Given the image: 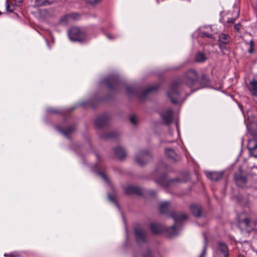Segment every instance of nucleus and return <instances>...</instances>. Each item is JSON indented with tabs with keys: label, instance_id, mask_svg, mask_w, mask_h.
<instances>
[{
	"label": "nucleus",
	"instance_id": "1",
	"mask_svg": "<svg viewBox=\"0 0 257 257\" xmlns=\"http://www.w3.org/2000/svg\"><path fill=\"white\" fill-rule=\"evenodd\" d=\"M181 83L188 87L192 91L208 87L211 85V80L205 74L200 76L194 69L188 70L182 77Z\"/></svg>",
	"mask_w": 257,
	"mask_h": 257
},
{
	"label": "nucleus",
	"instance_id": "2",
	"mask_svg": "<svg viewBox=\"0 0 257 257\" xmlns=\"http://www.w3.org/2000/svg\"><path fill=\"white\" fill-rule=\"evenodd\" d=\"M172 217L175 221V225L165 229L160 224L152 223L150 225V229L152 232L155 234H158L165 231L166 235L169 237L177 235V231L176 226L180 222L186 220L188 218V215L182 212H175L172 214Z\"/></svg>",
	"mask_w": 257,
	"mask_h": 257
},
{
	"label": "nucleus",
	"instance_id": "3",
	"mask_svg": "<svg viewBox=\"0 0 257 257\" xmlns=\"http://www.w3.org/2000/svg\"><path fill=\"white\" fill-rule=\"evenodd\" d=\"M68 35L72 41L82 42L86 40L85 32L77 27L72 28L68 32Z\"/></svg>",
	"mask_w": 257,
	"mask_h": 257
},
{
	"label": "nucleus",
	"instance_id": "4",
	"mask_svg": "<svg viewBox=\"0 0 257 257\" xmlns=\"http://www.w3.org/2000/svg\"><path fill=\"white\" fill-rule=\"evenodd\" d=\"M181 86V83L174 82L171 86L167 92L168 97L170 98L173 103L177 104L179 97V90Z\"/></svg>",
	"mask_w": 257,
	"mask_h": 257
},
{
	"label": "nucleus",
	"instance_id": "5",
	"mask_svg": "<svg viewBox=\"0 0 257 257\" xmlns=\"http://www.w3.org/2000/svg\"><path fill=\"white\" fill-rule=\"evenodd\" d=\"M243 214H240L238 216V223L240 225H244L248 229L251 230H257V221L253 220L251 216L249 217H242Z\"/></svg>",
	"mask_w": 257,
	"mask_h": 257
},
{
	"label": "nucleus",
	"instance_id": "6",
	"mask_svg": "<svg viewBox=\"0 0 257 257\" xmlns=\"http://www.w3.org/2000/svg\"><path fill=\"white\" fill-rule=\"evenodd\" d=\"M152 159L151 154L147 151H140L136 156V161L140 166H143Z\"/></svg>",
	"mask_w": 257,
	"mask_h": 257
},
{
	"label": "nucleus",
	"instance_id": "7",
	"mask_svg": "<svg viewBox=\"0 0 257 257\" xmlns=\"http://www.w3.org/2000/svg\"><path fill=\"white\" fill-rule=\"evenodd\" d=\"M230 41V37L227 34L221 33L219 35L218 47L220 49L223 51L226 49V45L228 44Z\"/></svg>",
	"mask_w": 257,
	"mask_h": 257
},
{
	"label": "nucleus",
	"instance_id": "8",
	"mask_svg": "<svg viewBox=\"0 0 257 257\" xmlns=\"http://www.w3.org/2000/svg\"><path fill=\"white\" fill-rule=\"evenodd\" d=\"M135 233L137 241L139 243L146 242L147 234L145 230L142 228H136Z\"/></svg>",
	"mask_w": 257,
	"mask_h": 257
},
{
	"label": "nucleus",
	"instance_id": "9",
	"mask_svg": "<svg viewBox=\"0 0 257 257\" xmlns=\"http://www.w3.org/2000/svg\"><path fill=\"white\" fill-rule=\"evenodd\" d=\"M102 83L106 85L109 89H115L118 85V80L114 77H109L104 78Z\"/></svg>",
	"mask_w": 257,
	"mask_h": 257
},
{
	"label": "nucleus",
	"instance_id": "10",
	"mask_svg": "<svg viewBox=\"0 0 257 257\" xmlns=\"http://www.w3.org/2000/svg\"><path fill=\"white\" fill-rule=\"evenodd\" d=\"M109 118L106 114H104L98 116L95 121V124L96 127L101 128L107 124Z\"/></svg>",
	"mask_w": 257,
	"mask_h": 257
},
{
	"label": "nucleus",
	"instance_id": "11",
	"mask_svg": "<svg viewBox=\"0 0 257 257\" xmlns=\"http://www.w3.org/2000/svg\"><path fill=\"white\" fill-rule=\"evenodd\" d=\"M247 148L249 154L255 158H257V142L255 140H249Z\"/></svg>",
	"mask_w": 257,
	"mask_h": 257
},
{
	"label": "nucleus",
	"instance_id": "12",
	"mask_svg": "<svg viewBox=\"0 0 257 257\" xmlns=\"http://www.w3.org/2000/svg\"><path fill=\"white\" fill-rule=\"evenodd\" d=\"M173 111L172 109L169 108L161 114L163 119L167 124H169L172 121Z\"/></svg>",
	"mask_w": 257,
	"mask_h": 257
},
{
	"label": "nucleus",
	"instance_id": "13",
	"mask_svg": "<svg viewBox=\"0 0 257 257\" xmlns=\"http://www.w3.org/2000/svg\"><path fill=\"white\" fill-rule=\"evenodd\" d=\"M124 191L127 194H135L140 195L143 194V190L141 188L132 185L127 186L125 188Z\"/></svg>",
	"mask_w": 257,
	"mask_h": 257
},
{
	"label": "nucleus",
	"instance_id": "14",
	"mask_svg": "<svg viewBox=\"0 0 257 257\" xmlns=\"http://www.w3.org/2000/svg\"><path fill=\"white\" fill-rule=\"evenodd\" d=\"M165 154L167 158L173 161H177L179 159V156L174 149L166 148L165 150Z\"/></svg>",
	"mask_w": 257,
	"mask_h": 257
},
{
	"label": "nucleus",
	"instance_id": "15",
	"mask_svg": "<svg viewBox=\"0 0 257 257\" xmlns=\"http://www.w3.org/2000/svg\"><path fill=\"white\" fill-rule=\"evenodd\" d=\"M56 130L60 132L62 134H63L66 137H69V136L75 131V128L73 125H71L68 126L67 128L65 130L61 128L59 126H57L56 127Z\"/></svg>",
	"mask_w": 257,
	"mask_h": 257
},
{
	"label": "nucleus",
	"instance_id": "16",
	"mask_svg": "<svg viewBox=\"0 0 257 257\" xmlns=\"http://www.w3.org/2000/svg\"><path fill=\"white\" fill-rule=\"evenodd\" d=\"M206 175L207 177L211 180L218 181L222 179L223 177V173L221 172H206Z\"/></svg>",
	"mask_w": 257,
	"mask_h": 257
},
{
	"label": "nucleus",
	"instance_id": "17",
	"mask_svg": "<svg viewBox=\"0 0 257 257\" xmlns=\"http://www.w3.org/2000/svg\"><path fill=\"white\" fill-rule=\"evenodd\" d=\"M218 250L222 254L223 257H228L229 251L226 244L223 242H219L218 244Z\"/></svg>",
	"mask_w": 257,
	"mask_h": 257
},
{
	"label": "nucleus",
	"instance_id": "18",
	"mask_svg": "<svg viewBox=\"0 0 257 257\" xmlns=\"http://www.w3.org/2000/svg\"><path fill=\"white\" fill-rule=\"evenodd\" d=\"M178 179H175L174 180H169L167 176H163L161 178L159 179L156 180V182L162 186H169L171 185V183L174 182V181H178Z\"/></svg>",
	"mask_w": 257,
	"mask_h": 257
},
{
	"label": "nucleus",
	"instance_id": "19",
	"mask_svg": "<svg viewBox=\"0 0 257 257\" xmlns=\"http://www.w3.org/2000/svg\"><path fill=\"white\" fill-rule=\"evenodd\" d=\"M190 210L193 215L196 217H199L201 214L202 209L199 205H192L190 206Z\"/></svg>",
	"mask_w": 257,
	"mask_h": 257
},
{
	"label": "nucleus",
	"instance_id": "20",
	"mask_svg": "<svg viewBox=\"0 0 257 257\" xmlns=\"http://www.w3.org/2000/svg\"><path fill=\"white\" fill-rule=\"evenodd\" d=\"M55 0H35V6L37 7L47 6L54 3Z\"/></svg>",
	"mask_w": 257,
	"mask_h": 257
},
{
	"label": "nucleus",
	"instance_id": "21",
	"mask_svg": "<svg viewBox=\"0 0 257 257\" xmlns=\"http://www.w3.org/2000/svg\"><path fill=\"white\" fill-rule=\"evenodd\" d=\"M115 156L120 159L124 158L126 153L124 149L120 147H117L114 149Z\"/></svg>",
	"mask_w": 257,
	"mask_h": 257
},
{
	"label": "nucleus",
	"instance_id": "22",
	"mask_svg": "<svg viewBox=\"0 0 257 257\" xmlns=\"http://www.w3.org/2000/svg\"><path fill=\"white\" fill-rule=\"evenodd\" d=\"M248 89L252 95L257 96V80H253L249 83Z\"/></svg>",
	"mask_w": 257,
	"mask_h": 257
},
{
	"label": "nucleus",
	"instance_id": "23",
	"mask_svg": "<svg viewBox=\"0 0 257 257\" xmlns=\"http://www.w3.org/2000/svg\"><path fill=\"white\" fill-rule=\"evenodd\" d=\"M170 204L169 202H163L160 204L159 211L162 214L167 213L169 209Z\"/></svg>",
	"mask_w": 257,
	"mask_h": 257
},
{
	"label": "nucleus",
	"instance_id": "24",
	"mask_svg": "<svg viewBox=\"0 0 257 257\" xmlns=\"http://www.w3.org/2000/svg\"><path fill=\"white\" fill-rule=\"evenodd\" d=\"M234 180L238 185H239L240 183L244 184L247 181L246 177L242 176L241 173L235 174L234 175Z\"/></svg>",
	"mask_w": 257,
	"mask_h": 257
},
{
	"label": "nucleus",
	"instance_id": "25",
	"mask_svg": "<svg viewBox=\"0 0 257 257\" xmlns=\"http://www.w3.org/2000/svg\"><path fill=\"white\" fill-rule=\"evenodd\" d=\"M207 59V57L202 52H198L195 56V61L197 63H202L206 61Z\"/></svg>",
	"mask_w": 257,
	"mask_h": 257
},
{
	"label": "nucleus",
	"instance_id": "26",
	"mask_svg": "<svg viewBox=\"0 0 257 257\" xmlns=\"http://www.w3.org/2000/svg\"><path fill=\"white\" fill-rule=\"evenodd\" d=\"M158 88V85H153L149 87L145 90L143 93V97H145L149 93L157 90Z\"/></svg>",
	"mask_w": 257,
	"mask_h": 257
},
{
	"label": "nucleus",
	"instance_id": "27",
	"mask_svg": "<svg viewBox=\"0 0 257 257\" xmlns=\"http://www.w3.org/2000/svg\"><path fill=\"white\" fill-rule=\"evenodd\" d=\"M200 37L202 38L209 39L210 40L209 42H211L214 40L212 35L208 34L206 32H201L200 34Z\"/></svg>",
	"mask_w": 257,
	"mask_h": 257
},
{
	"label": "nucleus",
	"instance_id": "28",
	"mask_svg": "<svg viewBox=\"0 0 257 257\" xmlns=\"http://www.w3.org/2000/svg\"><path fill=\"white\" fill-rule=\"evenodd\" d=\"M6 10L8 12H13L14 11V5L11 4H9V0H6Z\"/></svg>",
	"mask_w": 257,
	"mask_h": 257
},
{
	"label": "nucleus",
	"instance_id": "29",
	"mask_svg": "<svg viewBox=\"0 0 257 257\" xmlns=\"http://www.w3.org/2000/svg\"><path fill=\"white\" fill-rule=\"evenodd\" d=\"M5 257H19L20 256V254L18 252H13L9 254L5 253L4 254Z\"/></svg>",
	"mask_w": 257,
	"mask_h": 257
},
{
	"label": "nucleus",
	"instance_id": "30",
	"mask_svg": "<svg viewBox=\"0 0 257 257\" xmlns=\"http://www.w3.org/2000/svg\"><path fill=\"white\" fill-rule=\"evenodd\" d=\"M249 45L250 46V48L248 49V52L249 53H252L253 52V46H254V42L253 40H250Z\"/></svg>",
	"mask_w": 257,
	"mask_h": 257
},
{
	"label": "nucleus",
	"instance_id": "31",
	"mask_svg": "<svg viewBox=\"0 0 257 257\" xmlns=\"http://www.w3.org/2000/svg\"><path fill=\"white\" fill-rule=\"evenodd\" d=\"M118 134L116 133H110V134L109 135H106L104 136V138H106V139H109V138H114L116 137V136H117Z\"/></svg>",
	"mask_w": 257,
	"mask_h": 257
},
{
	"label": "nucleus",
	"instance_id": "32",
	"mask_svg": "<svg viewBox=\"0 0 257 257\" xmlns=\"http://www.w3.org/2000/svg\"><path fill=\"white\" fill-rule=\"evenodd\" d=\"M87 3L94 5L100 2L101 0H85Z\"/></svg>",
	"mask_w": 257,
	"mask_h": 257
},
{
	"label": "nucleus",
	"instance_id": "33",
	"mask_svg": "<svg viewBox=\"0 0 257 257\" xmlns=\"http://www.w3.org/2000/svg\"><path fill=\"white\" fill-rule=\"evenodd\" d=\"M130 120L132 124H136L137 123V118H136V116L132 115L130 117Z\"/></svg>",
	"mask_w": 257,
	"mask_h": 257
},
{
	"label": "nucleus",
	"instance_id": "34",
	"mask_svg": "<svg viewBox=\"0 0 257 257\" xmlns=\"http://www.w3.org/2000/svg\"><path fill=\"white\" fill-rule=\"evenodd\" d=\"M235 19H236V18H228L227 23L228 24L232 25V24H233L234 23Z\"/></svg>",
	"mask_w": 257,
	"mask_h": 257
},
{
	"label": "nucleus",
	"instance_id": "35",
	"mask_svg": "<svg viewBox=\"0 0 257 257\" xmlns=\"http://www.w3.org/2000/svg\"><path fill=\"white\" fill-rule=\"evenodd\" d=\"M144 257H151V252L150 250L148 249L146 250V252L143 254Z\"/></svg>",
	"mask_w": 257,
	"mask_h": 257
},
{
	"label": "nucleus",
	"instance_id": "36",
	"mask_svg": "<svg viewBox=\"0 0 257 257\" xmlns=\"http://www.w3.org/2000/svg\"><path fill=\"white\" fill-rule=\"evenodd\" d=\"M23 1V0H14V3H15V5L19 7L21 6Z\"/></svg>",
	"mask_w": 257,
	"mask_h": 257
},
{
	"label": "nucleus",
	"instance_id": "37",
	"mask_svg": "<svg viewBox=\"0 0 257 257\" xmlns=\"http://www.w3.org/2000/svg\"><path fill=\"white\" fill-rule=\"evenodd\" d=\"M206 252V246H204L203 248V249L202 250V252L199 257H204Z\"/></svg>",
	"mask_w": 257,
	"mask_h": 257
},
{
	"label": "nucleus",
	"instance_id": "38",
	"mask_svg": "<svg viewBox=\"0 0 257 257\" xmlns=\"http://www.w3.org/2000/svg\"><path fill=\"white\" fill-rule=\"evenodd\" d=\"M240 25L239 24L235 25L234 27V29L236 31H238L240 29Z\"/></svg>",
	"mask_w": 257,
	"mask_h": 257
},
{
	"label": "nucleus",
	"instance_id": "39",
	"mask_svg": "<svg viewBox=\"0 0 257 257\" xmlns=\"http://www.w3.org/2000/svg\"><path fill=\"white\" fill-rule=\"evenodd\" d=\"M99 174V175L102 177V178L104 180H105V181H106V180H107L106 177L105 176V175L103 173H100V172Z\"/></svg>",
	"mask_w": 257,
	"mask_h": 257
},
{
	"label": "nucleus",
	"instance_id": "40",
	"mask_svg": "<svg viewBox=\"0 0 257 257\" xmlns=\"http://www.w3.org/2000/svg\"><path fill=\"white\" fill-rule=\"evenodd\" d=\"M75 16H78V15L76 14H72L69 16V17L73 19H75L76 18Z\"/></svg>",
	"mask_w": 257,
	"mask_h": 257
},
{
	"label": "nucleus",
	"instance_id": "41",
	"mask_svg": "<svg viewBox=\"0 0 257 257\" xmlns=\"http://www.w3.org/2000/svg\"><path fill=\"white\" fill-rule=\"evenodd\" d=\"M106 36L109 39H114L115 38L114 37H112L109 34H106Z\"/></svg>",
	"mask_w": 257,
	"mask_h": 257
},
{
	"label": "nucleus",
	"instance_id": "42",
	"mask_svg": "<svg viewBox=\"0 0 257 257\" xmlns=\"http://www.w3.org/2000/svg\"><path fill=\"white\" fill-rule=\"evenodd\" d=\"M251 170L252 172H254L255 170H257V167H252L251 168Z\"/></svg>",
	"mask_w": 257,
	"mask_h": 257
},
{
	"label": "nucleus",
	"instance_id": "43",
	"mask_svg": "<svg viewBox=\"0 0 257 257\" xmlns=\"http://www.w3.org/2000/svg\"><path fill=\"white\" fill-rule=\"evenodd\" d=\"M50 112L54 113H56L57 112V111H56L55 110H52L50 111Z\"/></svg>",
	"mask_w": 257,
	"mask_h": 257
},
{
	"label": "nucleus",
	"instance_id": "44",
	"mask_svg": "<svg viewBox=\"0 0 257 257\" xmlns=\"http://www.w3.org/2000/svg\"><path fill=\"white\" fill-rule=\"evenodd\" d=\"M150 194H151V195H152V196H154L155 193V192H154V191H151V192H150Z\"/></svg>",
	"mask_w": 257,
	"mask_h": 257
},
{
	"label": "nucleus",
	"instance_id": "45",
	"mask_svg": "<svg viewBox=\"0 0 257 257\" xmlns=\"http://www.w3.org/2000/svg\"><path fill=\"white\" fill-rule=\"evenodd\" d=\"M127 90L128 93L131 94L132 93V91L130 90V88L128 87L127 88Z\"/></svg>",
	"mask_w": 257,
	"mask_h": 257
}]
</instances>
